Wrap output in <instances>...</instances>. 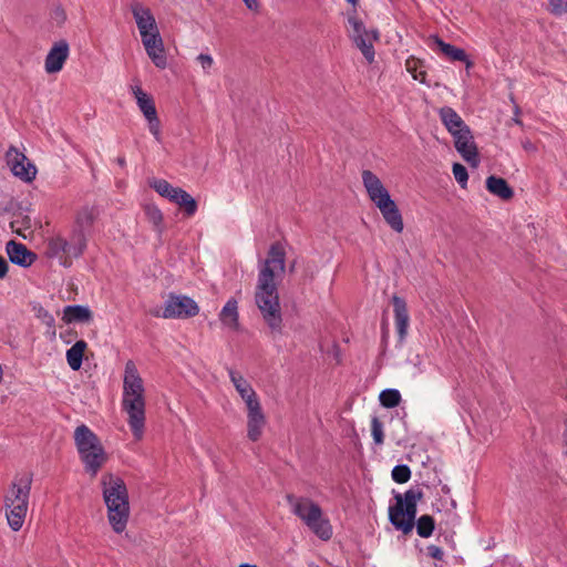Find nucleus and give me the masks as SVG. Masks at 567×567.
<instances>
[{
    "label": "nucleus",
    "instance_id": "nucleus-1",
    "mask_svg": "<svg viewBox=\"0 0 567 567\" xmlns=\"http://www.w3.org/2000/svg\"><path fill=\"white\" fill-rule=\"evenodd\" d=\"M286 252L280 243H274L258 275L255 300L264 320L275 337L281 333L282 318L275 282L276 272L285 271Z\"/></svg>",
    "mask_w": 567,
    "mask_h": 567
},
{
    "label": "nucleus",
    "instance_id": "nucleus-2",
    "mask_svg": "<svg viewBox=\"0 0 567 567\" xmlns=\"http://www.w3.org/2000/svg\"><path fill=\"white\" fill-rule=\"evenodd\" d=\"M122 411L127 414V424L135 440H142L145 430V389L133 361L125 364L123 379Z\"/></svg>",
    "mask_w": 567,
    "mask_h": 567
},
{
    "label": "nucleus",
    "instance_id": "nucleus-3",
    "mask_svg": "<svg viewBox=\"0 0 567 567\" xmlns=\"http://www.w3.org/2000/svg\"><path fill=\"white\" fill-rule=\"evenodd\" d=\"M101 485L109 523L116 534H121L125 530L130 517L126 484L121 477L106 473L102 476Z\"/></svg>",
    "mask_w": 567,
    "mask_h": 567
},
{
    "label": "nucleus",
    "instance_id": "nucleus-4",
    "mask_svg": "<svg viewBox=\"0 0 567 567\" xmlns=\"http://www.w3.org/2000/svg\"><path fill=\"white\" fill-rule=\"evenodd\" d=\"M32 474L16 475L3 496L6 517L10 528H22L29 508Z\"/></svg>",
    "mask_w": 567,
    "mask_h": 567
},
{
    "label": "nucleus",
    "instance_id": "nucleus-5",
    "mask_svg": "<svg viewBox=\"0 0 567 567\" xmlns=\"http://www.w3.org/2000/svg\"><path fill=\"white\" fill-rule=\"evenodd\" d=\"M362 182L371 202L380 209L385 223L396 233L404 228L403 218L381 179L371 171L362 172Z\"/></svg>",
    "mask_w": 567,
    "mask_h": 567
},
{
    "label": "nucleus",
    "instance_id": "nucleus-6",
    "mask_svg": "<svg viewBox=\"0 0 567 567\" xmlns=\"http://www.w3.org/2000/svg\"><path fill=\"white\" fill-rule=\"evenodd\" d=\"M291 512L298 516L306 526L320 539L329 540L332 537V526L323 517L320 506L307 497H298L293 494L286 496Z\"/></svg>",
    "mask_w": 567,
    "mask_h": 567
},
{
    "label": "nucleus",
    "instance_id": "nucleus-7",
    "mask_svg": "<svg viewBox=\"0 0 567 567\" xmlns=\"http://www.w3.org/2000/svg\"><path fill=\"white\" fill-rule=\"evenodd\" d=\"M86 247L87 245L72 233L68 238L58 235L47 240L45 255L49 258L58 259L61 266L69 268L72 266L73 259H78L84 254Z\"/></svg>",
    "mask_w": 567,
    "mask_h": 567
},
{
    "label": "nucleus",
    "instance_id": "nucleus-8",
    "mask_svg": "<svg viewBox=\"0 0 567 567\" xmlns=\"http://www.w3.org/2000/svg\"><path fill=\"white\" fill-rule=\"evenodd\" d=\"M348 23L352 29L350 32V38L362 52L367 61L369 63L373 62V42L379 40V31L377 29L368 30L363 22L358 19L355 9H352L348 12Z\"/></svg>",
    "mask_w": 567,
    "mask_h": 567
},
{
    "label": "nucleus",
    "instance_id": "nucleus-9",
    "mask_svg": "<svg viewBox=\"0 0 567 567\" xmlns=\"http://www.w3.org/2000/svg\"><path fill=\"white\" fill-rule=\"evenodd\" d=\"M199 307L188 296L169 293L162 317L165 319H186L197 316Z\"/></svg>",
    "mask_w": 567,
    "mask_h": 567
},
{
    "label": "nucleus",
    "instance_id": "nucleus-10",
    "mask_svg": "<svg viewBox=\"0 0 567 567\" xmlns=\"http://www.w3.org/2000/svg\"><path fill=\"white\" fill-rule=\"evenodd\" d=\"M396 504L389 507V519L391 524L404 534L412 532L417 513V504L404 505L401 501V494L394 496Z\"/></svg>",
    "mask_w": 567,
    "mask_h": 567
},
{
    "label": "nucleus",
    "instance_id": "nucleus-11",
    "mask_svg": "<svg viewBox=\"0 0 567 567\" xmlns=\"http://www.w3.org/2000/svg\"><path fill=\"white\" fill-rule=\"evenodd\" d=\"M6 161L12 174L25 183L32 182L38 173L35 165L16 146H10L6 153Z\"/></svg>",
    "mask_w": 567,
    "mask_h": 567
},
{
    "label": "nucleus",
    "instance_id": "nucleus-12",
    "mask_svg": "<svg viewBox=\"0 0 567 567\" xmlns=\"http://www.w3.org/2000/svg\"><path fill=\"white\" fill-rule=\"evenodd\" d=\"M100 216V210L95 206L85 205L76 210L74 223L71 231L74 236L80 238L87 245L89 236L93 229L95 220Z\"/></svg>",
    "mask_w": 567,
    "mask_h": 567
},
{
    "label": "nucleus",
    "instance_id": "nucleus-13",
    "mask_svg": "<svg viewBox=\"0 0 567 567\" xmlns=\"http://www.w3.org/2000/svg\"><path fill=\"white\" fill-rule=\"evenodd\" d=\"M454 146L461 156L470 164L477 165V147L474 143V137L470 127L466 125L463 128L455 131Z\"/></svg>",
    "mask_w": 567,
    "mask_h": 567
},
{
    "label": "nucleus",
    "instance_id": "nucleus-14",
    "mask_svg": "<svg viewBox=\"0 0 567 567\" xmlns=\"http://www.w3.org/2000/svg\"><path fill=\"white\" fill-rule=\"evenodd\" d=\"M69 53L70 47L65 40L55 42L50 49L44 61V69L47 73L53 74L60 72L69 58Z\"/></svg>",
    "mask_w": 567,
    "mask_h": 567
},
{
    "label": "nucleus",
    "instance_id": "nucleus-15",
    "mask_svg": "<svg viewBox=\"0 0 567 567\" xmlns=\"http://www.w3.org/2000/svg\"><path fill=\"white\" fill-rule=\"evenodd\" d=\"M74 442L79 455L104 449L97 435L85 424L79 425L74 431Z\"/></svg>",
    "mask_w": 567,
    "mask_h": 567
},
{
    "label": "nucleus",
    "instance_id": "nucleus-16",
    "mask_svg": "<svg viewBox=\"0 0 567 567\" xmlns=\"http://www.w3.org/2000/svg\"><path fill=\"white\" fill-rule=\"evenodd\" d=\"M142 42L152 62L158 69H165L167 66V59L159 32L156 31L150 34L147 38H143Z\"/></svg>",
    "mask_w": 567,
    "mask_h": 567
},
{
    "label": "nucleus",
    "instance_id": "nucleus-17",
    "mask_svg": "<svg viewBox=\"0 0 567 567\" xmlns=\"http://www.w3.org/2000/svg\"><path fill=\"white\" fill-rule=\"evenodd\" d=\"M132 13L142 39L158 31L155 18L148 8L143 7L141 3H134L132 6Z\"/></svg>",
    "mask_w": 567,
    "mask_h": 567
},
{
    "label": "nucleus",
    "instance_id": "nucleus-18",
    "mask_svg": "<svg viewBox=\"0 0 567 567\" xmlns=\"http://www.w3.org/2000/svg\"><path fill=\"white\" fill-rule=\"evenodd\" d=\"M6 251L12 264L23 268L30 267L37 260L34 252L29 250L25 245L16 240H9L7 243Z\"/></svg>",
    "mask_w": 567,
    "mask_h": 567
},
{
    "label": "nucleus",
    "instance_id": "nucleus-19",
    "mask_svg": "<svg viewBox=\"0 0 567 567\" xmlns=\"http://www.w3.org/2000/svg\"><path fill=\"white\" fill-rule=\"evenodd\" d=\"M266 425V416L262 412L261 404L247 408V436L250 441H258Z\"/></svg>",
    "mask_w": 567,
    "mask_h": 567
},
{
    "label": "nucleus",
    "instance_id": "nucleus-20",
    "mask_svg": "<svg viewBox=\"0 0 567 567\" xmlns=\"http://www.w3.org/2000/svg\"><path fill=\"white\" fill-rule=\"evenodd\" d=\"M228 374L235 389L239 393L240 398L245 401L246 408H249V404L254 406L260 404L257 393L251 388L250 383L239 372L233 369H228Z\"/></svg>",
    "mask_w": 567,
    "mask_h": 567
},
{
    "label": "nucleus",
    "instance_id": "nucleus-21",
    "mask_svg": "<svg viewBox=\"0 0 567 567\" xmlns=\"http://www.w3.org/2000/svg\"><path fill=\"white\" fill-rule=\"evenodd\" d=\"M392 305L394 308V318L399 339L400 341H403L408 333L409 327V312L406 302L403 298L394 295L392 297Z\"/></svg>",
    "mask_w": 567,
    "mask_h": 567
},
{
    "label": "nucleus",
    "instance_id": "nucleus-22",
    "mask_svg": "<svg viewBox=\"0 0 567 567\" xmlns=\"http://www.w3.org/2000/svg\"><path fill=\"white\" fill-rule=\"evenodd\" d=\"M80 458L84 464L85 472L89 473L91 477H95L107 462V454L104 449H97V451L80 454Z\"/></svg>",
    "mask_w": 567,
    "mask_h": 567
},
{
    "label": "nucleus",
    "instance_id": "nucleus-23",
    "mask_svg": "<svg viewBox=\"0 0 567 567\" xmlns=\"http://www.w3.org/2000/svg\"><path fill=\"white\" fill-rule=\"evenodd\" d=\"M431 39L434 41V43L437 45V48L441 50V52L447 56L452 61H460L464 62L466 65V69H470L473 66V62L467 58V54L465 51L461 48H456L450 43L444 42L440 37L432 35Z\"/></svg>",
    "mask_w": 567,
    "mask_h": 567
},
{
    "label": "nucleus",
    "instance_id": "nucleus-24",
    "mask_svg": "<svg viewBox=\"0 0 567 567\" xmlns=\"http://www.w3.org/2000/svg\"><path fill=\"white\" fill-rule=\"evenodd\" d=\"M487 190L503 200H509L514 197V190L503 177L491 175L486 178Z\"/></svg>",
    "mask_w": 567,
    "mask_h": 567
},
{
    "label": "nucleus",
    "instance_id": "nucleus-25",
    "mask_svg": "<svg viewBox=\"0 0 567 567\" xmlns=\"http://www.w3.org/2000/svg\"><path fill=\"white\" fill-rule=\"evenodd\" d=\"M92 311L86 306L74 305L66 306L63 310V320L66 323L82 322L89 323L92 321Z\"/></svg>",
    "mask_w": 567,
    "mask_h": 567
},
{
    "label": "nucleus",
    "instance_id": "nucleus-26",
    "mask_svg": "<svg viewBox=\"0 0 567 567\" xmlns=\"http://www.w3.org/2000/svg\"><path fill=\"white\" fill-rule=\"evenodd\" d=\"M171 202L178 205L187 217H192L197 212V202L186 190L181 187H176L173 190Z\"/></svg>",
    "mask_w": 567,
    "mask_h": 567
},
{
    "label": "nucleus",
    "instance_id": "nucleus-27",
    "mask_svg": "<svg viewBox=\"0 0 567 567\" xmlns=\"http://www.w3.org/2000/svg\"><path fill=\"white\" fill-rule=\"evenodd\" d=\"M440 118L451 135L466 126L462 117L450 106H444L439 111Z\"/></svg>",
    "mask_w": 567,
    "mask_h": 567
},
{
    "label": "nucleus",
    "instance_id": "nucleus-28",
    "mask_svg": "<svg viewBox=\"0 0 567 567\" xmlns=\"http://www.w3.org/2000/svg\"><path fill=\"white\" fill-rule=\"evenodd\" d=\"M238 306L236 299H229L226 305L223 307L219 319L223 324L236 330L239 326L238 322Z\"/></svg>",
    "mask_w": 567,
    "mask_h": 567
},
{
    "label": "nucleus",
    "instance_id": "nucleus-29",
    "mask_svg": "<svg viewBox=\"0 0 567 567\" xmlns=\"http://www.w3.org/2000/svg\"><path fill=\"white\" fill-rule=\"evenodd\" d=\"M133 94L145 118L157 114L155 103L152 96L146 94L140 86L133 87Z\"/></svg>",
    "mask_w": 567,
    "mask_h": 567
},
{
    "label": "nucleus",
    "instance_id": "nucleus-30",
    "mask_svg": "<svg viewBox=\"0 0 567 567\" xmlns=\"http://www.w3.org/2000/svg\"><path fill=\"white\" fill-rule=\"evenodd\" d=\"M86 347L84 340H79L66 351V361L72 370L76 371L81 368Z\"/></svg>",
    "mask_w": 567,
    "mask_h": 567
},
{
    "label": "nucleus",
    "instance_id": "nucleus-31",
    "mask_svg": "<svg viewBox=\"0 0 567 567\" xmlns=\"http://www.w3.org/2000/svg\"><path fill=\"white\" fill-rule=\"evenodd\" d=\"M414 525L416 526L417 535L422 538L430 537L435 528L434 518L430 515H422Z\"/></svg>",
    "mask_w": 567,
    "mask_h": 567
},
{
    "label": "nucleus",
    "instance_id": "nucleus-32",
    "mask_svg": "<svg viewBox=\"0 0 567 567\" xmlns=\"http://www.w3.org/2000/svg\"><path fill=\"white\" fill-rule=\"evenodd\" d=\"M144 212L147 220L154 226V229L162 234L163 231V214L161 209L155 205H146Z\"/></svg>",
    "mask_w": 567,
    "mask_h": 567
},
{
    "label": "nucleus",
    "instance_id": "nucleus-33",
    "mask_svg": "<svg viewBox=\"0 0 567 567\" xmlns=\"http://www.w3.org/2000/svg\"><path fill=\"white\" fill-rule=\"evenodd\" d=\"M380 403L388 409L395 408L401 402V394L395 389H386L380 393Z\"/></svg>",
    "mask_w": 567,
    "mask_h": 567
},
{
    "label": "nucleus",
    "instance_id": "nucleus-34",
    "mask_svg": "<svg viewBox=\"0 0 567 567\" xmlns=\"http://www.w3.org/2000/svg\"><path fill=\"white\" fill-rule=\"evenodd\" d=\"M150 186L156 192L158 193L162 197H165L167 199H171L172 195H173V190L176 189V187H174L173 185H171L165 179H158V178H153L150 181Z\"/></svg>",
    "mask_w": 567,
    "mask_h": 567
},
{
    "label": "nucleus",
    "instance_id": "nucleus-35",
    "mask_svg": "<svg viewBox=\"0 0 567 567\" xmlns=\"http://www.w3.org/2000/svg\"><path fill=\"white\" fill-rule=\"evenodd\" d=\"M420 61L414 58H410L405 61V68L409 73L413 76L414 80L420 81L421 83H425V75L426 73L424 71H417Z\"/></svg>",
    "mask_w": 567,
    "mask_h": 567
},
{
    "label": "nucleus",
    "instance_id": "nucleus-36",
    "mask_svg": "<svg viewBox=\"0 0 567 567\" xmlns=\"http://www.w3.org/2000/svg\"><path fill=\"white\" fill-rule=\"evenodd\" d=\"M392 478L399 484L406 483L411 478V470L408 465H396L392 470Z\"/></svg>",
    "mask_w": 567,
    "mask_h": 567
},
{
    "label": "nucleus",
    "instance_id": "nucleus-37",
    "mask_svg": "<svg viewBox=\"0 0 567 567\" xmlns=\"http://www.w3.org/2000/svg\"><path fill=\"white\" fill-rule=\"evenodd\" d=\"M423 498V492L419 487H412L401 495V501L404 505L417 504Z\"/></svg>",
    "mask_w": 567,
    "mask_h": 567
},
{
    "label": "nucleus",
    "instance_id": "nucleus-38",
    "mask_svg": "<svg viewBox=\"0 0 567 567\" xmlns=\"http://www.w3.org/2000/svg\"><path fill=\"white\" fill-rule=\"evenodd\" d=\"M452 171L456 182L464 188L468 179L466 167L460 163H454Z\"/></svg>",
    "mask_w": 567,
    "mask_h": 567
},
{
    "label": "nucleus",
    "instance_id": "nucleus-39",
    "mask_svg": "<svg viewBox=\"0 0 567 567\" xmlns=\"http://www.w3.org/2000/svg\"><path fill=\"white\" fill-rule=\"evenodd\" d=\"M371 432L375 444H382L384 441L383 424L377 416L372 417Z\"/></svg>",
    "mask_w": 567,
    "mask_h": 567
},
{
    "label": "nucleus",
    "instance_id": "nucleus-40",
    "mask_svg": "<svg viewBox=\"0 0 567 567\" xmlns=\"http://www.w3.org/2000/svg\"><path fill=\"white\" fill-rule=\"evenodd\" d=\"M548 9L554 16H563L567 12V0H548Z\"/></svg>",
    "mask_w": 567,
    "mask_h": 567
},
{
    "label": "nucleus",
    "instance_id": "nucleus-41",
    "mask_svg": "<svg viewBox=\"0 0 567 567\" xmlns=\"http://www.w3.org/2000/svg\"><path fill=\"white\" fill-rule=\"evenodd\" d=\"M146 120L148 123L150 132L153 134V136L155 137V140L157 142H161V122H159L157 114L146 117Z\"/></svg>",
    "mask_w": 567,
    "mask_h": 567
},
{
    "label": "nucleus",
    "instance_id": "nucleus-42",
    "mask_svg": "<svg viewBox=\"0 0 567 567\" xmlns=\"http://www.w3.org/2000/svg\"><path fill=\"white\" fill-rule=\"evenodd\" d=\"M197 62L200 64L203 71L205 74H208L209 73V70L212 69V66L214 65V59L212 55L209 54H205V53H200L197 58H196Z\"/></svg>",
    "mask_w": 567,
    "mask_h": 567
},
{
    "label": "nucleus",
    "instance_id": "nucleus-43",
    "mask_svg": "<svg viewBox=\"0 0 567 567\" xmlns=\"http://www.w3.org/2000/svg\"><path fill=\"white\" fill-rule=\"evenodd\" d=\"M38 318H40L43 323H45L48 327L53 328L54 327V318L51 313H49L48 310L40 307L38 310Z\"/></svg>",
    "mask_w": 567,
    "mask_h": 567
},
{
    "label": "nucleus",
    "instance_id": "nucleus-44",
    "mask_svg": "<svg viewBox=\"0 0 567 567\" xmlns=\"http://www.w3.org/2000/svg\"><path fill=\"white\" fill-rule=\"evenodd\" d=\"M426 551H427V555L430 557H432L433 559H436V560H442L443 559L444 553L441 549V547H439L436 545L427 546L426 547Z\"/></svg>",
    "mask_w": 567,
    "mask_h": 567
},
{
    "label": "nucleus",
    "instance_id": "nucleus-45",
    "mask_svg": "<svg viewBox=\"0 0 567 567\" xmlns=\"http://www.w3.org/2000/svg\"><path fill=\"white\" fill-rule=\"evenodd\" d=\"M511 101H512V103L514 104V117H513V122H514L515 124H517V125H522L523 123H522V121H520V118H519L520 109H519V106L516 104L515 99H514V96H513V95H511Z\"/></svg>",
    "mask_w": 567,
    "mask_h": 567
},
{
    "label": "nucleus",
    "instance_id": "nucleus-46",
    "mask_svg": "<svg viewBox=\"0 0 567 567\" xmlns=\"http://www.w3.org/2000/svg\"><path fill=\"white\" fill-rule=\"evenodd\" d=\"M9 271V265L4 257L0 255V279H3Z\"/></svg>",
    "mask_w": 567,
    "mask_h": 567
},
{
    "label": "nucleus",
    "instance_id": "nucleus-47",
    "mask_svg": "<svg viewBox=\"0 0 567 567\" xmlns=\"http://www.w3.org/2000/svg\"><path fill=\"white\" fill-rule=\"evenodd\" d=\"M247 9L251 11H258L259 2L257 0H243Z\"/></svg>",
    "mask_w": 567,
    "mask_h": 567
},
{
    "label": "nucleus",
    "instance_id": "nucleus-48",
    "mask_svg": "<svg viewBox=\"0 0 567 567\" xmlns=\"http://www.w3.org/2000/svg\"><path fill=\"white\" fill-rule=\"evenodd\" d=\"M116 162H117V164H118L121 167H124V166H125V164H126L125 157H123V156L117 157Z\"/></svg>",
    "mask_w": 567,
    "mask_h": 567
},
{
    "label": "nucleus",
    "instance_id": "nucleus-49",
    "mask_svg": "<svg viewBox=\"0 0 567 567\" xmlns=\"http://www.w3.org/2000/svg\"><path fill=\"white\" fill-rule=\"evenodd\" d=\"M347 1L353 6V9H355V6L358 4L359 0H347Z\"/></svg>",
    "mask_w": 567,
    "mask_h": 567
},
{
    "label": "nucleus",
    "instance_id": "nucleus-50",
    "mask_svg": "<svg viewBox=\"0 0 567 567\" xmlns=\"http://www.w3.org/2000/svg\"><path fill=\"white\" fill-rule=\"evenodd\" d=\"M239 567H257L256 565H250V564H241L239 565Z\"/></svg>",
    "mask_w": 567,
    "mask_h": 567
},
{
    "label": "nucleus",
    "instance_id": "nucleus-51",
    "mask_svg": "<svg viewBox=\"0 0 567 567\" xmlns=\"http://www.w3.org/2000/svg\"><path fill=\"white\" fill-rule=\"evenodd\" d=\"M309 567H319L318 565L310 564Z\"/></svg>",
    "mask_w": 567,
    "mask_h": 567
}]
</instances>
